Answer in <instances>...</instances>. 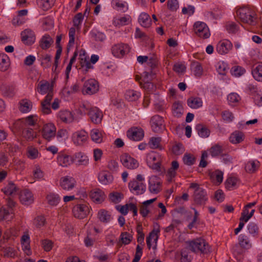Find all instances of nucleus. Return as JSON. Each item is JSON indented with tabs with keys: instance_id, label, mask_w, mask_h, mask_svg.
<instances>
[{
	"instance_id": "nucleus-1",
	"label": "nucleus",
	"mask_w": 262,
	"mask_h": 262,
	"mask_svg": "<svg viewBox=\"0 0 262 262\" xmlns=\"http://www.w3.org/2000/svg\"><path fill=\"white\" fill-rule=\"evenodd\" d=\"M236 16L243 23L255 26L257 21V14L253 8L249 6L239 7L236 10Z\"/></svg>"
},
{
	"instance_id": "nucleus-2",
	"label": "nucleus",
	"mask_w": 262,
	"mask_h": 262,
	"mask_svg": "<svg viewBox=\"0 0 262 262\" xmlns=\"http://www.w3.org/2000/svg\"><path fill=\"white\" fill-rule=\"evenodd\" d=\"M162 156L154 151H150L146 156L147 166L159 173H163L165 171L164 167L162 166Z\"/></svg>"
},
{
	"instance_id": "nucleus-3",
	"label": "nucleus",
	"mask_w": 262,
	"mask_h": 262,
	"mask_svg": "<svg viewBox=\"0 0 262 262\" xmlns=\"http://www.w3.org/2000/svg\"><path fill=\"white\" fill-rule=\"evenodd\" d=\"M188 248L192 252L207 253L209 251V246L203 238H197L186 242Z\"/></svg>"
},
{
	"instance_id": "nucleus-4",
	"label": "nucleus",
	"mask_w": 262,
	"mask_h": 262,
	"mask_svg": "<svg viewBox=\"0 0 262 262\" xmlns=\"http://www.w3.org/2000/svg\"><path fill=\"white\" fill-rule=\"evenodd\" d=\"M189 187L194 189L193 195L194 203L200 205L205 204L208 200L206 191L203 188L199 187L197 183H191Z\"/></svg>"
},
{
	"instance_id": "nucleus-5",
	"label": "nucleus",
	"mask_w": 262,
	"mask_h": 262,
	"mask_svg": "<svg viewBox=\"0 0 262 262\" xmlns=\"http://www.w3.org/2000/svg\"><path fill=\"white\" fill-rule=\"evenodd\" d=\"M91 207L86 202L75 205L72 209L74 216L79 219L86 217L90 213Z\"/></svg>"
},
{
	"instance_id": "nucleus-6",
	"label": "nucleus",
	"mask_w": 262,
	"mask_h": 262,
	"mask_svg": "<svg viewBox=\"0 0 262 262\" xmlns=\"http://www.w3.org/2000/svg\"><path fill=\"white\" fill-rule=\"evenodd\" d=\"M193 27L195 33L200 37L206 39L210 37L209 29L205 23L197 21L194 24Z\"/></svg>"
},
{
	"instance_id": "nucleus-7",
	"label": "nucleus",
	"mask_w": 262,
	"mask_h": 262,
	"mask_svg": "<svg viewBox=\"0 0 262 262\" xmlns=\"http://www.w3.org/2000/svg\"><path fill=\"white\" fill-rule=\"evenodd\" d=\"M150 122L151 129L155 133H160L165 129L164 119L158 115L153 116Z\"/></svg>"
},
{
	"instance_id": "nucleus-8",
	"label": "nucleus",
	"mask_w": 262,
	"mask_h": 262,
	"mask_svg": "<svg viewBox=\"0 0 262 262\" xmlns=\"http://www.w3.org/2000/svg\"><path fill=\"white\" fill-rule=\"evenodd\" d=\"M129 50V47L127 44L119 43L112 47V52L114 56L121 58L128 53Z\"/></svg>"
},
{
	"instance_id": "nucleus-9",
	"label": "nucleus",
	"mask_w": 262,
	"mask_h": 262,
	"mask_svg": "<svg viewBox=\"0 0 262 262\" xmlns=\"http://www.w3.org/2000/svg\"><path fill=\"white\" fill-rule=\"evenodd\" d=\"M120 161L124 167L129 169H136L139 166L137 160L127 154H124L120 156Z\"/></svg>"
},
{
	"instance_id": "nucleus-10",
	"label": "nucleus",
	"mask_w": 262,
	"mask_h": 262,
	"mask_svg": "<svg viewBox=\"0 0 262 262\" xmlns=\"http://www.w3.org/2000/svg\"><path fill=\"white\" fill-rule=\"evenodd\" d=\"M128 139L135 141H141L144 136L143 129L141 127H133L129 128L126 132Z\"/></svg>"
},
{
	"instance_id": "nucleus-11",
	"label": "nucleus",
	"mask_w": 262,
	"mask_h": 262,
	"mask_svg": "<svg viewBox=\"0 0 262 262\" xmlns=\"http://www.w3.org/2000/svg\"><path fill=\"white\" fill-rule=\"evenodd\" d=\"M76 185V181L73 177L66 176L59 180V185L64 190H72Z\"/></svg>"
},
{
	"instance_id": "nucleus-12",
	"label": "nucleus",
	"mask_w": 262,
	"mask_h": 262,
	"mask_svg": "<svg viewBox=\"0 0 262 262\" xmlns=\"http://www.w3.org/2000/svg\"><path fill=\"white\" fill-rule=\"evenodd\" d=\"M162 182L157 176L149 178L148 180V189L150 193L157 194L162 190Z\"/></svg>"
},
{
	"instance_id": "nucleus-13",
	"label": "nucleus",
	"mask_w": 262,
	"mask_h": 262,
	"mask_svg": "<svg viewBox=\"0 0 262 262\" xmlns=\"http://www.w3.org/2000/svg\"><path fill=\"white\" fill-rule=\"evenodd\" d=\"M88 138V134L84 130L75 132L72 136V141L77 146L83 145L86 142Z\"/></svg>"
},
{
	"instance_id": "nucleus-14",
	"label": "nucleus",
	"mask_w": 262,
	"mask_h": 262,
	"mask_svg": "<svg viewBox=\"0 0 262 262\" xmlns=\"http://www.w3.org/2000/svg\"><path fill=\"white\" fill-rule=\"evenodd\" d=\"M128 188L132 193L136 195L143 194L146 189V185L144 182L133 180L128 183Z\"/></svg>"
},
{
	"instance_id": "nucleus-15",
	"label": "nucleus",
	"mask_w": 262,
	"mask_h": 262,
	"mask_svg": "<svg viewBox=\"0 0 262 262\" xmlns=\"http://www.w3.org/2000/svg\"><path fill=\"white\" fill-rule=\"evenodd\" d=\"M99 84L97 81L94 79H90L86 81L83 85V93L92 95L98 91Z\"/></svg>"
},
{
	"instance_id": "nucleus-16",
	"label": "nucleus",
	"mask_w": 262,
	"mask_h": 262,
	"mask_svg": "<svg viewBox=\"0 0 262 262\" xmlns=\"http://www.w3.org/2000/svg\"><path fill=\"white\" fill-rule=\"evenodd\" d=\"M56 131V127L53 123L46 124L42 129V137L49 141L55 136Z\"/></svg>"
},
{
	"instance_id": "nucleus-17",
	"label": "nucleus",
	"mask_w": 262,
	"mask_h": 262,
	"mask_svg": "<svg viewBox=\"0 0 262 262\" xmlns=\"http://www.w3.org/2000/svg\"><path fill=\"white\" fill-rule=\"evenodd\" d=\"M20 35L21 41L25 45L30 46L35 42V35L31 29H25L21 32Z\"/></svg>"
},
{
	"instance_id": "nucleus-18",
	"label": "nucleus",
	"mask_w": 262,
	"mask_h": 262,
	"mask_svg": "<svg viewBox=\"0 0 262 262\" xmlns=\"http://www.w3.org/2000/svg\"><path fill=\"white\" fill-rule=\"evenodd\" d=\"M88 115L93 123L97 124L101 122L103 114L98 107H92L88 112Z\"/></svg>"
},
{
	"instance_id": "nucleus-19",
	"label": "nucleus",
	"mask_w": 262,
	"mask_h": 262,
	"mask_svg": "<svg viewBox=\"0 0 262 262\" xmlns=\"http://www.w3.org/2000/svg\"><path fill=\"white\" fill-rule=\"evenodd\" d=\"M232 44L229 40L225 39L218 42L216 47V51L221 55L228 53L231 50Z\"/></svg>"
},
{
	"instance_id": "nucleus-20",
	"label": "nucleus",
	"mask_w": 262,
	"mask_h": 262,
	"mask_svg": "<svg viewBox=\"0 0 262 262\" xmlns=\"http://www.w3.org/2000/svg\"><path fill=\"white\" fill-rule=\"evenodd\" d=\"M53 94L51 92L48 94L45 99L41 102V111L44 114H49L51 113V101L53 99Z\"/></svg>"
},
{
	"instance_id": "nucleus-21",
	"label": "nucleus",
	"mask_w": 262,
	"mask_h": 262,
	"mask_svg": "<svg viewBox=\"0 0 262 262\" xmlns=\"http://www.w3.org/2000/svg\"><path fill=\"white\" fill-rule=\"evenodd\" d=\"M73 161V158L63 152H59L57 157L58 164L62 167H67L70 165Z\"/></svg>"
},
{
	"instance_id": "nucleus-22",
	"label": "nucleus",
	"mask_w": 262,
	"mask_h": 262,
	"mask_svg": "<svg viewBox=\"0 0 262 262\" xmlns=\"http://www.w3.org/2000/svg\"><path fill=\"white\" fill-rule=\"evenodd\" d=\"M37 91L40 94L43 95L46 93H53V86L50 82L46 80H41L38 84Z\"/></svg>"
},
{
	"instance_id": "nucleus-23",
	"label": "nucleus",
	"mask_w": 262,
	"mask_h": 262,
	"mask_svg": "<svg viewBox=\"0 0 262 262\" xmlns=\"http://www.w3.org/2000/svg\"><path fill=\"white\" fill-rule=\"evenodd\" d=\"M19 199L21 203L26 205L32 203L34 201L33 194L28 189H25L20 191Z\"/></svg>"
},
{
	"instance_id": "nucleus-24",
	"label": "nucleus",
	"mask_w": 262,
	"mask_h": 262,
	"mask_svg": "<svg viewBox=\"0 0 262 262\" xmlns=\"http://www.w3.org/2000/svg\"><path fill=\"white\" fill-rule=\"evenodd\" d=\"M99 182L103 185H108L114 180L113 175L109 172L103 171L99 173L98 176Z\"/></svg>"
},
{
	"instance_id": "nucleus-25",
	"label": "nucleus",
	"mask_w": 262,
	"mask_h": 262,
	"mask_svg": "<svg viewBox=\"0 0 262 262\" xmlns=\"http://www.w3.org/2000/svg\"><path fill=\"white\" fill-rule=\"evenodd\" d=\"M90 196L92 199L96 203H102L105 198L104 192L99 188H95L91 191Z\"/></svg>"
},
{
	"instance_id": "nucleus-26",
	"label": "nucleus",
	"mask_w": 262,
	"mask_h": 262,
	"mask_svg": "<svg viewBox=\"0 0 262 262\" xmlns=\"http://www.w3.org/2000/svg\"><path fill=\"white\" fill-rule=\"evenodd\" d=\"M97 216L99 221L104 224L108 223L113 219L111 212L104 209L98 211Z\"/></svg>"
},
{
	"instance_id": "nucleus-27",
	"label": "nucleus",
	"mask_w": 262,
	"mask_h": 262,
	"mask_svg": "<svg viewBox=\"0 0 262 262\" xmlns=\"http://www.w3.org/2000/svg\"><path fill=\"white\" fill-rule=\"evenodd\" d=\"M179 167V164L177 161H173L171 164L170 168L168 170L166 176L167 180L168 182H172L173 179L177 174V170Z\"/></svg>"
},
{
	"instance_id": "nucleus-28",
	"label": "nucleus",
	"mask_w": 262,
	"mask_h": 262,
	"mask_svg": "<svg viewBox=\"0 0 262 262\" xmlns=\"http://www.w3.org/2000/svg\"><path fill=\"white\" fill-rule=\"evenodd\" d=\"M58 117L64 123H70L74 119L72 113L68 110H61L58 113Z\"/></svg>"
},
{
	"instance_id": "nucleus-29",
	"label": "nucleus",
	"mask_w": 262,
	"mask_h": 262,
	"mask_svg": "<svg viewBox=\"0 0 262 262\" xmlns=\"http://www.w3.org/2000/svg\"><path fill=\"white\" fill-rule=\"evenodd\" d=\"M32 108V102L27 99L21 100L19 102V110L23 113H27Z\"/></svg>"
},
{
	"instance_id": "nucleus-30",
	"label": "nucleus",
	"mask_w": 262,
	"mask_h": 262,
	"mask_svg": "<svg viewBox=\"0 0 262 262\" xmlns=\"http://www.w3.org/2000/svg\"><path fill=\"white\" fill-rule=\"evenodd\" d=\"M76 162L78 165L86 166L89 163L88 156L83 152H78L74 155Z\"/></svg>"
},
{
	"instance_id": "nucleus-31",
	"label": "nucleus",
	"mask_w": 262,
	"mask_h": 262,
	"mask_svg": "<svg viewBox=\"0 0 262 262\" xmlns=\"http://www.w3.org/2000/svg\"><path fill=\"white\" fill-rule=\"evenodd\" d=\"M244 134L243 132L236 130L232 133L229 138V140L232 144H238L244 139Z\"/></svg>"
},
{
	"instance_id": "nucleus-32",
	"label": "nucleus",
	"mask_w": 262,
	"mask_h": 262,
	"mask_svg": "<svg viewBox=\"0 0 262 262\" xmlns=\"http://www.w3.org/2000/svg\"><path fill=\"white\" fill-rule=\"evenodd\" d=\"M138 21L143 27L148 28L151 25V19L147 13L143 12L139 15Z\"/></svg>"
},
{
	"instance_id": "nucleus-33",
	"label": "nucleus",
	"mask_w": 262,
	"mask_h": 262,
	"mask_svg": "<svg viewBox=\"0 0 262 262\" xmlns=\"http://www.w3.org/2000/svg\"><path fill=\"white\" fill-rule=\"evenodd\" d=\"M190 69L196 77H200L203 72L202 65L197 61H192L190 64Z\"/></svg>"
},
{
	"instance_id": "nucleus-34",
	"label": "nucleus",
	"mask_w": 262,
	"mask_h": 262,
	"mask_svg": "<svg viewBox=\"0 0 262 262\" xmlns=\"http://www.w3.org/2000/svg\"><path fill=\"white\" fill-rule=\"evenodd\" d=\"M188 105L194 109H197L202 106L203 101L199 97H190L187 101Z\"/></svg>"
},
{
	"instance_id": "nucleus-35",
	"label": "nucleus",
	"mask_w": 262,
	"mask_h": 262,
	"mask_svg": "<svg viewBox=\"0 0 262 262\" xmlns=\"http://www.w3.org/2000/svg\"><path fill=\"white\" fill-rule=\"evenodd\" d=\"M48 203L51 206H57L60 201L59 195L54 192H50L46 196Z\"/></svg>"
},
{
	"instance_id": "nucleus-36",
	"label": "nucleus",
	"mask_w": 262,
	"mask_h": 262,
	"mask_svg": "<svg viewBox=\"0 0 262 262\" xmlns=\"http://www.w3.org/2000/svg\"><path fill=\"white\" fill-rule=\"evenodd\" d=\"M209 176L210 179L214 182L221 184L223 180V172L220 170H216L214 171L209 172Z\"/></svg>"
},
{
	"instance_id": "nucleus-37",
	"label": "nucleus",
	"mask_w": 262,
	"mask_h": 262,
	"mask_svg": "<svg viewBox=\"0 0 262 262\" xmlns=\"http://www.w3.org/2000/svg\"><path fill=\"white\" fill-rule=\"evenodd\" d=\"M160 232L159 228L157 229H154L149 234V235L146 237L147 246L149 249L151 247V240L154 239V241L157 243L158 239V233Z\"/></svg>"
},
{
	"instance_id": "nucleus-38",
	"label": "nucleus",
	"mask_w": 262,
	"mask_h": 262,
	"mask_svg": "<svg viewBox=\"0 0 262 262\" xmlns=\"http://www.w3.org/2000/svg\"><path fill=\"white\" fill-rule=\"evenodd\" d=\"M259 165V162L257 161H250L245 164V169L247 172L252 173L257 170Z\"/></svg>"
},
{
	"instance_id": "nucleus-39",
	"label": "nucleus",
	"mask_w": 262,
	"mask_h": 262,
	"mask_svg": "<svg viewBox=\"0 0 262 262\" xmlns=\"http://www.w3.org/2000/svg\"><path fill=\"white\" fill-rule=\"evenodd\" d=\"M10 66V60L5 54H0V70L3 72L7 71Z\"/></svg>"
},
{
	"instance_id": "nucleus-40",
	"label": "nucleus",
	"mask_w": 262,
	"mask_h": 262,
	"mask_svg": "<svg viewBox=\"0 0 262 262\" xmlns=\"http://www.w3.org/2000/svg\"><path fill=\"white\" fill-rule=\"evenodd\" d=\"M22 136L27 140H32L36 137V133L33 129L29 127H25L22 130Z\"/></svg>"
},
{
	"instance_id": "nucleus-41",
	"label": "nucleus",
	"mask_w": 262,
	"mask_h": 262,
	"mask_svg": "<svg viewBox=\"0 0 262 262\" xmlns=\"http://www.w3.org/2000/svg\"><path fill=\"white\" fill-rule=\"evenodd\" d=\"M183 107L180 102H175L172 105V113L174 117L180 118L183 114Z\"/></svg>"
},
{
	"instance_id": "nucleus-42",
	"label": "nucleus",
	"mask_w": 262,
	"mask_h": 262,
	"mask_svg": "<svg viewBox=\"0 0 262 262\" xmlns=\"http://www.w3.org/2000/svg\"><path fill=\"white\" fill-rule=\"evenodd\" d=\"M195 129L198 135L202 138H207L210 135V130L203 124H197L195 126Z\"/></svg>"
},
{
	"instance_id": "nucleus-43",
	"label": "nucleus",
	"mask_w": 262,
	"mask_h": 262,
	"mask_svg": "<svg viewBox=\"0 0 262 262\" xmlns=\"http://www.w3.org/2000/svg\"><path fill=\"white\" fill-rule=\"evenodd\" d=\"M140 96L141 94L140 92L133 90L126 91L125 93V99L129 101H135L137 100Z\"/></svg>"
},
{
	"instance_id": "nucleus-44",
	"label": "nucleus",
	"mask_w": 262,
	"mask_h": 262,
	"mask_svg": "<svg viewBox=\"0 0 262 262\" xmlns=\"http://www.w3.org/2000/svg\"><path fill=\"white\" fill-rule=\"evenodd\" d=\"M55 0H37L38 6L45 11L48 10L54 5Z\"/></svg>"
},
{
	"instance_id": "nucleus-45",
	"label": "nucleus",
	"mask_w": 262,
	"mask_h": 262,
	"mask_svg": "<svg viewBox=\"0 0 262 262\" xmlns=\"http://www.w3.org/2000/svg\"><path fill=\"white\" fill-rule=\"evenodd\" d=\"M252 75L256 81L262 82V63L252 70Z\"/></svg>"
},
{
	"instance_id": "nucleus-46",
	"label": "nucleus",
	"mask_w": 262,
	"mask_h": 262,
	"mask_svg": "<svg viewBox=\"0 0 262 262\" xmlns=\"http://www.w3.org/2000/svg\"><path fill=\"white\" fill-rule=\"evenodd\" d=\"M238 243L242 247L246 249H249L251 246V244L248 237L243 234H241L239 235Z\"/></svg>"
},
{
	"instance_id": "nucleus-47",
	"label": "nucleus",
	"mask_w": 262,
	"mask_h": 262,
	"mask_svg": "<svg viewBox=\"0 0 262 262\" xmlns=\"http://www.w3.org/2000/svg\"><path fill=\"white\" fill-rule=\"evenodd\" d=\"M53 42V41L49 35H45L40 41V46L42 49L46 50L50 48Z\"/></svg>"
},
{
	"instance_id": "nucleus-48",
	"label": "nucleus",
	"mask_w": 262,
	"mask_h": 262,
	"mask_svg": "<svg viewBox=\"0 0 262 262\" xmlns=\"http://www.w3.org/2000/svg\"><path fill=\"white\" fill-rule=\"evenodd\" d=\"M12 214V209L9 210L6 208L2 207L0 209V221L11 220L13 216L11 215Z\"/></svg>"
},
{
	"instance_id": "nucleus-49",
	"label": "nucleus",
	"mask_w": 262,
	"mask_h": 262,
	"mask_svg": "<svg viewBox=\"0 0 262 262\" xmlns=\"http://www.w3.org/2000/svg\"><path fill=\"white\" fill-rule=\"evenodd\" d=\"M248 230L250 234L254 237H257L259 235V228L257 224L254 222H250L247 226Z\"/></svg>"
},
{
	"instance_id": "nucleus-50",
	"label": "nucleus",
	"mask_w": 262,
	"mask_h": 262,
	"mask_svg": "<svg viewBox=\"0 0 262 262\" xmlns=\"http://www.w3.org/2000/svg\"><path fill=\"white\" fill-rule=\"evenodd\" d=\"M161 141L162 139L161 137H152L150 139L149 145L152 149H159L162 150L163 148L160 144Z\"/></svg>"
},
{
	"instance_id": "nucleus-51",
	"label": "nucleus",
	"mask_w": 262,
	"mask_h": 262,
	"mask_svg": "<svg viewBox=\"0 0 262 262\" xmlns=\"http://www.w3.org/2000/svg\"><path fill=\"white\" fill-rule=\"evenodd\" d=\"M230 72L233 76L236 77H239L243 75L246 73V70L243 67L239 66H234L232 67Z\"/></svg>"
},
{
	"instance_id": "nucleus-52",
	"label": "nucleus",
	"mask_w": 262,
	"mask_h": 262,
	"mask_svg": "<svg viewBox=\"0 0 262 262\" xmlns=\"http://www.w3.org/2000/svg\"><path fill=\"white\" fill-rule=\"evenodd\" d=\"M92 140L96 143H101L102 141V137L101 132L98 129H93L91 132Z\"/></svg>"
},
{
	"instance_id": "nucleus-53",
	"label": "nucleus",
	"mask_w": 262,
	"mask_h": 262,
	"mask_svg": "<svg viewBox=\"0 0 262 262\" xmlns=\"http://www.w3.org/2000/svg\"><path fill=\"white\" fill-rule=\"evenodd\" d=\"M223 152V147L219 144H215L210 149V154L212 157L222 156Z\"/></svg>"
},
{
	"instance_id": "nucleus-54",
	"label": "nucleus",
	"mask_w": 262,
	"mask_h": 262,
	"mask_svg": "<svg viewBox=\"0 0 262 262\" xmlns=\"http://www.w3.org/2000/svg\"><path fill=\"white\" fill-rule=\"evenodd\" d=\"M2 191L7 195H11L15 194L17 191V188L13 183H9Z\"/></svg>"
},
{
	"instance_id": "nucleus-55",
	"label": "nucleus",
	"mask_w": 262,
	"mask_h": 262,
	"mask_svg": "<svg viewBox=\"0 0 262 262\" xmlns=\"http://www.w3.org/2000/svg\"><path fill=\"white\" fill-rule=\"evenodd\" d=\"M112 4L118 10H121L124 12L128 9L127 6H126V3L125 2H122L120 0H113Z\"/></svg>"
},
{
	"instance_id": "nucleus-56",
	"label": "nucleus",
	"mask_w": 262,
	"mask_h": 262,
	"mask_svg": "<svg viewBox=\"0 0 262 262\" xmlns=\"http://www.w3.org/2000/svg\"><path fill=\"white\" fill-rule=\"evenodd\" d=\"M26 127L28 126H35L38 120L36 115H30L25 119H23Z\"/></svg>"
},
{
	"instance_id": "nucleus-57",
	"label": "nucleus",
	"mask_w": 262,
	"mask_h": 262,
	"mask_svg": "<svg viewBox=\"0 0 262 262\" xmlns=\"http://www.w3.org/2000/svg\"><path fill=\"white\" fill-rule=\"evenodd\" d=\"M26 127L23 119H19L13 123V126L11 128L13 132H19Z\"/></svg>"
},
{
	"instance_id": "nucleus-58",
	"label": "nucleus",
	"mask_w": 262,
	"mask_h": 262,
	"mask_svg": "<svg viewBox=\"0 0 262 262\" xmlns=\"http://www.w3.org/2000/svg\"><path fill=\"white\" fill-rule=\"evenodd\" d=\"M227 99L230 105H235L241 100V98L237 94L232 93L228 96Z\"/></svg>"
},
{
	"instance_id": "nucleus-59",
	"label": "nucleus",
	"mask_w": 262,
	"mask_h": 262,
	"mask_svg": "<svg viewBox=\"0 0 262 262\" xmlns=\"http://www.w3.org/2000/svg\"><path fill=\"white\" fill-rule=\"evenodd\" d=\"M120 237L122 243L124 245L129 244L133 239V235L127 232H122Z\"/></svg>"
},
{
	"instance_id": "nucleus-60",
	"label": "nucleus",
	"mask_w": 262,
	"mask_h": 262,
	"mask_svg": "<svg viewBox=\"0 0 262 262\" xmlns=\"http://www.w3.org/2000/svg\"><path fill=\"white\" fill-rule=\"evenodd\" d=\"M183 160L185 164L191 166L194 164L195 158L190 154H185L183 156Z\"/></svg>"
},
{
	"instance_id": "nucleus-61",
	"label": "nucleus",
	"mask_w": 262,
	"mask_h": 262,
	"mask_svg": "<svg viewBox=\"0 0 262 262\" xmlns=\"http://www.w3.org/2000/svg\"><path fill=\"white\" fill-rule=\"evenodd\" d=\"M91 62L86 60L85 58L83 60V58H81L80 64L81 68L83 69V72L86 73L89 69L93 68V66L92 65Z\"/></svg>"
},
{
	"instance_id": "nucleus-62",
	"label": "nucleus",
	"mask_w": 262,
	"mask_h": 262,
	"mask_svg": "<svg viewBox=\"0 0 262 262\" xmlns=\"http://www.w3.org/2000/svg\"><path fill=\"white\" fill-rule=\"evenodd\" d=\"M142 226L141 224H138L136 228V230L137 232V242L142 244L144 242V234L142 231Z\"/></svg>"
},
{
	"instance_id": "nucleus-63",
	"label": "nucleus",
	"mask_w": 262,
	"mask_h": 262,
	"mask_svg": "<svg viewBox=\"0 0 262 262\" xmlns=\"http://www.w3.org/2000/svg\"><path fill=\"white\" fill-rule=\"evenodd\" d=\"M117 25L120 26H125L128 25L131 23L132 19L129 15H126L123 17H121L117 20Z\"/></svg>"
},
{
	"instance_id": "nucleus-64",
	"label": "nucleus",
	"mask_w": 262,
	"mask_h": 262,
	"mask_svg": "<svg viewBox=\"0 0 262 262\" xmlns=\"http://www.w3.org/2000/svg\"><path fill=\"white\" fill-rule=\"evenodd\" d=\"M41 243L42 248L46 252L50 251L52 249L53 243L51 240L45 239L42 240Z\"/></svg>"
}]
</instances>
